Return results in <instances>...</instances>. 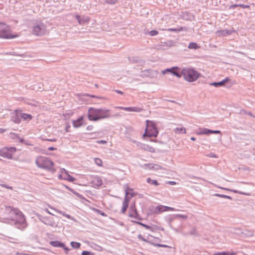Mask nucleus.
<instances>
[{
  "label": "nucleus",
  "mask_w": 255,
  "mask_h": 255,
  "mask_svg": "<svg viewBox=\"0 0 255 255\" xmlns=\"http://www.w3.org/2000/svg\"><path fill=\"white\" fill-rule=\"evenodd\" d=\"M110 115L109 110L93 108H90L88 113V117L89 120L94 121L108 118Z\"/></svg>",
  "instance_id": "nucleus-1"
},
{
  "label": "nucleus",
  "mask_w": 255,
  "mask_h": 255,
  "mask_svg": "<svg viewBox=\"0 0 255 255\" xmlns=\"http://www.w3.org/2000/svg\"><path fill=\"white\" fill-rule=\"evenodd\" d=\"M35 163L40 168L45 169L53 173L56 171L54 163L48 157L42 156H38L35 160Z\"/></svg>",
  "instance_id": "nucleus-2"
},
{
  "label": "nucleus",
  "mask_w": 255,
  "mask_h": 255,
  "mask_svg": "<svg viewBox=\"0 0 255 255\" xmlns=\"http://www.w3.org/2000/svg\"><path fill=\"white\" fill-rule=\"evenodd\" d=\"M19 34L13 32L10 26L4 23L0 22V38L10 39L18 37Z\"/></svg>",
  "instance_id": "nucleus-3"
},
{
  "label": "nucleus",
  "mask_w": 255,
  "mask_h": 255,
  "mask_svg": "<svg viewBox=\"0 0 255 255\" xmlns=\"http://www.w3.org/2000/svg\"><path fill=\"white\" fill-rule=\"evenodd\" d=\"M181 74L184 79L189 82L196 81L200 76V74L198 71L190 67L183 68L182 70Z\"/></svg>",
  "instance_id": "nucleus-4"
},
{
  "label": "nucleus",
  "mask_w": 255,
  "mask_h": 255,
  "mask_svg": "<svg viewBox=\"0 0 255 255\" xmlns=\"http://www.w3.org/2000/svg\"><path fill=\"white\" fill-rule=\"evenodd\" d=\"M158 131L156 127L155 124L151 121H146V127L144 133L143 134V137H156L158 135Z\"/></svg>",
  "instance_id": "nucleus-5"
},
{
  "label": "nucleus",
  "mask_w": 255,
  "mask_h": 255,
  "mask_svg": "<svg viewBox=\"0 0 255 255\" xmlns=\"http://www.w3.org/2000/svg\"><path fill=\"white\" fill-rule=\"evenodd\" d=\"M13 213L17 216V223L19 225L17 228L21 230L25 229L27 225L24 216L20 211L16 209L13 210Z\"/></svg>",
  "instance_id": "nucleus-6"
},
{
  "label": "nucleus",
  "mask_w": 255,
  "mask_h": 255,
  "mask_svg": "<svg viewBox=\"0 0 255 255\" xmlns=\"http://www.w3.org/2000/svg\"><path fill=\"white\" fill-rule=\"evenodd\" d=\"M16 149L15 147H11L9 148L5 147L1 149V156L11 159L13 154L16 152Z\"/></svg>",
  "instance_id": "nucleus-7"
},
{
  "label": "nucleus",
  "mask_w": 255,
  "mask_h": 255,
  "mask_svg": "<svg viewBox=\"0 0 255 255\" xmlns=\"http://www.w3.org/2000/svg\"><path fill=\"white\" fill-rule=\"evenodd\" d=\"M58 178L59 179L67 180L69 182H74L75 181V178L71 176L64 168H61L60 169Z\"/></svg>",
  "instance_id": "nucleus-8"
},
{
  "label": "nucleus",
  "mask_w": 255,
  "mask_h": 255,
  "mask_svg": "<svg viewBox=\"0 0 255 255\" xmlns=\"http://www.w3.org/2000/svg\"><path fill=\"white\" fill-rule=\"evenodd\" d=\"M46 26L43 23L35 25L33 28V34L37 36H41L45 34Z\"/></svg>",
  "instance_id": "nucleus-9"
},
{
  "label": "nucleus",
  "mask_w": 255,
  "mask_h": 255,
  "mask_svg": "<svg viewBox=\"0 0 255 255\" xmlns=\"http://www.w3.org/2000/svg\"><path fill=\"white\" fill-rule=\"evenodd\" d=\"M171 211H175L176 210L172 207L165 206L163 205H158L154 207L152 210V213L156 214H158L162 212Z\"/></svg>",
  "instance_id": "nucleus-10"
},
{
  "label": "nucleus",
  "mask_w": 255,
  "mask_h": 255,
  "mask_svg": "<svg viewBox=\"0 0 255 255\" xmlns=\"http://www.w3.org/2000/svg\"><path fill=\"white\" fill-rule=\"evenodd\" d=\"M220 130H212L206 128H199L196 131V133L198 135L208 134L210 133H220Z\"/></svg>",
  "instance_id": "nucleus-11"
},
{
  "label": "nucleus",
  "mask_w": 255,
  "mask_h": 255,
  "mask_svg": "<svg viewBox=\"0 0 255 255\" xmlns=\"http://www.w3.org/2000/svg\"><path fill=\"white\" fill-rule=\"evenodd\" d=\"M91 182L94 187H99L103 184L101 178L98 176H93Z\"/></svg>",
  "instance_id": "nucleus-12"
},
{
  "label": "nucleus",
  "mask_w": 255,
  "mask_h": 255,
  "mask_svg": "<svg viewBox=\"0 0 255 255\" xmlns=\"http://www.w3.org/2000/svg\"><path fill=\"white\" fill-rule=\"evenodd\" d=\"M84 125V117H80L77 120L73 121V127L75 128H79Z\"/></svg>",
  "instance_id": "nucleus-13"
},
{
  "label": "nucleus",
  "mask_w": 255,
  "mask_h": 255,
  "mask_svg": "<svg viewBox=\"0 0 255 255\" xmlns=\"http://www.w3.org/2000/svg\"><path fill=\"white\" fill-rule=\"evenodd\" d=\"M177 67H172L170 69H166L162 71L161 73L163 75H164L166 73V72H171V73H172L174 75L177 76L178 78H180L181 77V75H180V74L176 72L174 70L175 69H177Z\"/></svg>",
  "instance_id": "nucleus-14"
},
{
  "label": "nucleus",
  "mask_w": 255,
  "mask_h": 255,
  "mask_svg": "<svg viewBox=\"0 0 255 255\" xmlns=\"http://www.w3.org/2000/svg\"><path fill=\"white\" fill-rule=\"evenodd\" d=\"M230 81V78L229 77H226L225 79H224L223 81H222L221 82H217V83H216V82L213 83L211 84V85H214L216 87L221 86L224 85L226 83L229 82Z\"/></svg>",
  "instance_id": "nucleus-15"
},
{
  "label": "nucleus",
  "mask_w": 255,
  "mask_h": 255,
  "mask_svg": "<svg viewBox=\"0 0 255 255\" xmlns=\"http://www.w3.org/2000/svg\"><path fill=\"white\" fill-rule=\"evenodd\" d=\"M130 210H131V213L128 215V216L132 217V218H137V216H138V214L136 212V211L134 206H131Z\"/></svg>",
  "instance_id": "nucleus-16"
},
{
  "label": "nucleus",
  "mask_w": 255,
  "mask_h": 255,
  "mask_svg": "<svg viewBox=\"0 0 255 255\" xmlns=\"http://www.w3.org/2000/svg\"><path fill=\"white\" fill-rule=\"evenodd\" d=\"M126 192V197L128 196V189H126L125 191ZM128 207V202L127 200V198H125L124 204H123V207L122 208V212L123 213H125L126 212L127 208Z\"/></svg>",
  "instance_id": "nucleus-17"
},
{
  "label": "nucleus",
  "mask_w": 255,
  "mask_h": 255,
  "mask_svg": "<svg viewBox=\"0 0 255 255\" xmlns=\"http://www.w3.org/2000/svg\"><path fill=\"white\" fill-rule=\"evenodd\" d=\"M50 244L54 247H64V244L59 241H51Z\"/></svg>",
  "instance_id": "nucleus-18"
},
{
  "label": "nucleus",
  "mask_w": 255,
  "mask_h": 255,
  "mask_svg": "<svg viewBox=\"0 0 255 255\" xmlns=\"http://www.w3.org/2000/svg\"><path fill=\"white\" fill-rule=\"evenodd\" d=\"M217 34L218 36H226L227 35H230L231 32L228 30H221L217 31Z\"/></svg>",
  "instance_id": "nucleus-19"
},
{
  "label": "nucleus",
  "mask_w": 255,
  "mask_h": 255,
  "mask_svg": "<svg viewBox=\"0 0 255 255\" xmlns=\"http://www.w3.org/2000/svg\"><path fill=\"white\" fill-rule=\"evenodd\" d=\"M142 148L150 152H154L155 151L154 148L148 144H143L142 145Z\"/></svg>",
  "instance_id": "nucleus-20"
},
{
  "label": "nucleus",
  "mask_w": 255,
  "mask_h": 255,
  "mask_svg": "<svg viewBox=\"0 0 255 255\" xmlns=\"http://www.w3.org/2000/svg\"><path fill=\"white\" fill-rule=\"evenodd\" d=\"M164 228L157 225H153L151 226V232H156L158 231H164Z\"/></svg>",
  "instance_id": "nucleus-21"
},
{
  "label": "nucleus",
  "mask_w": 255,
  "mask_h": 255,
  "mask_svg": "<svg viewBox=\"0 0 255 255\" xmlns=\"http://www.w3.org/2000/svg\"><path fill=\"white\" fill-rule=\"evenodd\" d=\"M76 17L80 24H83L85 22H88L89 20V19L88 18H81L79 15H76Z\"/></svg>",
  "instance_id": "nucleus-22"
},
{
  "label": "nucleus",
  "mask_w": 255,
  "mask_h": 255,
  "mask_svg": "<svg viewBox=\"0 0 255 255\" xmlns=\"http://www.w3.org/2000/svg\"><path fill=\"white\" fill-rule=\"evenodd\" d=\"M175 132L176 133H186V129L184 127H180L177 128L175 129Z\"/></svg>",
  "instance_id": "nucleus-23"
},
{
  "label": "nucleus",
  "mask_w": 255,
  "mask_h": 255,
  "mask_svg": "<svg viewBox=\"0 0 255 255\" xmlns=\"http://www.w3.org/2000/svg\"><path fill=\"white\" fill-rule=\"evenodd\" d=\"M21 118L24 120H30L32 119V117L31 115L29 114H22L21 116Z\"/></svg>",
  "instance_id": "nucleus-24"
},
{
  "label": "nucleus",
  "mask_w": 255,
  "mask_h": 255,
  "mask_svg": "<svg viewBox=\"0 0 255 255\" xmlns=\"http://www.w3.org/2000/svg\"><path fill=\"white\" fill-rule=\"evenodd\" d=\"M147 182L149 184H151V185H154L155 186H158V183L157 182V180L151 179L150 178H148L147 179Z\"/></svg>",
  "instance_id": "nucleus-25"
},
{
  "label": "nucleus",
  "mask_w": 255,
  "mask_h": 255,
  "mask_svg": "<svg viewBox=\"0 0 255 255\" xmlns=\"http://www.w3.org/2000/svg\"><path fill=\"white\" fill-rule=\"evenodd\" d=\"M147 167L149 169H161V167L157 164L154 165H151V164H147L146 165Z\"/></svg>",
  "instance_id": "nucleus-26"
},
{
  "label": "nucleus",
  "mask_w": 255,
  "mask_h": 255,
  "mask_svg": "<svg viewBox=\"0 0 255 255\" xmlns=\"http://www.w3.org/2000/svg\"><path fill=\"white\" fill-rule=\"evenodd\" d=\"M236 253L232 252H221L214 254L213 255H235Z\"/></svg>",
  "instance_id": "nucleus-27"
},
{
  "label": "nucleus",
  "mask_w": 255,
  "mask_h": 255,
  "mask_svg": "<svg viewBox=\"0 0 255 255\" xmlns=\"http://www.w3.org/2000/svg\"><path fill=\"white\" fill-rule=\"evenodd\" d=\"M184 28L182 27H180V28L177 29V28H169L167 29L168 31L171 32H179L183 30H184Z\"/></svg>",
  "instance_id": "nucleus-28"
},
{
  "label": "nucleus",
  "mask_w": 255,
  "mask_h": 255,
  "mask_svg": "<svg viewBox=\"0 0 255 255\" xmlns=\"http://www.w3.org/2000/svg\"><path fill=\"white\" fill-rule=\"evenodd\" d=\"M95 163L99 166H102L103 164L102 160L99 158H95Z\"/></svg>",
  "instance_id": "nucleus-29"
},
{
  "label": "nucleus",
  "mask_w": 255,
  "mask_h": 255,
  "mask_svg": "<svg viewBox=\"0 0 255 255\" xmlns=\"http://www.w3.org/2000/svg\"><path fill=\"white\" fill-rule=\"evenodd\" d=\"M71 246L75 249H79L81 246V244L77 242H72L71 243Z\"/></svg>",
  "instance_id": "nucleus-30"
},
{
  "label": "nucleus",
  "mask_w": 255,
  "mask_h": 255,
  "mask_svg": "<svg viewBox=\"0 0 255 255\" xmlns=\"http://www.w3.org/2000/svg\"><path fill=\"white\" fill-rule=\"evenodd\" d=\"M188 47L190 49H196L197 48V45L195 43L192 42L189 44Z\"/></svg>",
  "instance_id": "nucleus-31"
},
{
  "label": "nucleus",
  "mask_w": 255,
  "mask_h": 255,
  "mask_svg": "<svg viewBox=\"0 0 255 255\" xmlns=\"http://www.w3.org/2000/svg\"><path fill=\"white\" fill-rule=\"evenodd\" d=\"M215 196H216L217 197H220L227 198V199H231V197L230 196H227V195H225L216 194H215Z\"/></svg>",
  "instance_id": "nucleus-32"
},
{
  "label": "nucleus",
  "mask_w": 255,
  "mask_h": 255,
  "mask_svg": "<svg viewBox=\"0 0 255 255\" xmlns=\"http://www.w3.org/2000/svg\"><path fill=\"white\" fill-rule=\"evenodd\" d=\"M150 36H155L158 34V32L155 30H152L148 32Z\"/></svg>",
  "instance_id": "nucleus-33"
},
{
  "label": "nucleus",
  "mask_w": 255,
  "mask_h": 255,
  "mask_svg": "<svg viewBox=\"0 0 255 255\" xmlns=\"http://www.w3.org/2000/svg\"><path fill=\"white\" fill-rule=\"evenodd\" d=\"M135 194V193L133 191L132 189H128V197L130 196L131 197H132L134 196Z\"/></svg>",
  "instance_id": "nucleus-34"
},
{
  "label": "nucleus",
  "mask_w": 255,
  "mask_h": 255,
  "mask_svg": "<svg viewBox=\"0 0 255 255\" xmlns=\"http://www.w3.org/2000/svg\"><path fill=\"white\" fill-rule=\"evenodd\" d=\"M93 210L94 211L96 212L97 213H99V214H101L102 216H104V217L106 216V214H105V213H104V212H101L100 210H98V209H95V208H93Z\"/></svg>",
  "instance_id": "nucleus-35"
},
{
  "label": "nucleus",
  "mask_w": 255,
  "mask_h": 255,
  "mask_svg": "<svg viewBox=\"0 0 255 255\" xmlns=\"http://www.w3.org/2000/svg\"><path fill=\"white\" fill-rule=\"evenodd\" d=\"M82 255H94V254L89 251H83L82 253Z\"/></svg>",
  "instance_id": "nucleus-36"
},
{
  "label": "nucleus",
  "mask_w": 255,
  "mask_h": 255,
  "mask_svg": "<svg viewBox=\"0 0 255 255\" xmlns=\"http://www.w3.org/2000/svg\"><path fill=\"white\" fill-rule=\"evenodd\" d=\"M128 112L129 111L139 112L140 111L139 109L135 108H128Z\"/></svg>",
  "instance_id": "nucleus-37"
},
{
  "label": "nucleus",
  "mask_w": 255,
  "mask_h": 255,
  "mask_svg": "<svg viewBox=\"0 0 255 255\" xmlns=\"http://www.w3.org/2000/svg\"><path fill=\"white\" fill-rule=\"evenodd\" d=\"M140 225H142L143 227H145L146 229H148L151 231V226H149L148 225L140 223Z\"/></svg>",
  "instance_id": "nucleus-38"
},
{
  "label": "nucleus",
  "mask_w": 255,
  "mask_h": 255,
  "mask_svg": "<svg viewBox=\"0 0 255 255\" xmlns=\"http://www.w3.org/2000/svg\"><path fill=\"white\" fill-rule=\"evenodd\" d=\"M70 126L69 124H67L66 127H65V131L66 132H69L70 131Z\"/></svg>",
  "instance_id": "nucleus-39"
},
{
  "label": "nucleus",
  "mask_w": 255,
  "mask_h": 255,
  "mask_svg": "<svg viewBox=\"0 0 255 255\" xmlns=\"http://www.w3.org/2000/svg\"><path fill=\"white\" fill-rule=\"evenodd\" d=\"M106 1L108 3L112 4L116 2V0H106Z\"/></svg>",
  "instance_id": "nucleus-40"
},
{
  "label": "nucleus",
  "mask_w": 255,
  "mask_h": 255,
  "mask_svg": "<svg viewBox=\"0 0 255 255\" xmlns=\"http://www.w3.org/2000/svg\"><path fill=\"white\" fill-rule=\"evenodd\" d=\"M239 6H240L243 8H249L250 7L248 5H244V4H239Z\"/></svg>",
  "instance_id": "nucleus-41"
},
{
  "label": "nucleus",
  "mask_w": 255,
  "mask_h": 255,
  "mask_svg": "<svg viewBox=\"0 0 255 255\" xmlns=\"http://www.w3.org/2000/svg\"><path fill=\"white\" fill-rule=\"evenodd\" d=\"M45 140L52 141V142H55L57 141V139L56 138H52V139H44Z\"/></svg>",
  "instance_id": "nucleus-42"
},
{
  "label": "nucleus",
  "mask_w": 255,
  "mask_h": 255,
  "mask_svg": "<svg viewBox=\"0 0 255 255\" xmlns=\"http://www.w3.org/2000/svg\"><path fill=\"white\" fill-rule=\"evenodd\" d=\"M59 213L62 214L64 216L67 217V218H70V216L69 215L65 214V213H63L61 212L58 211Z\"/></svg>",
  "instance_id": "nucleus-43"
},
{
  "label": "nucleus",
  "mask_w": 255,
  "mask_h": 255,
  "mask_svg": "<svg viewBox=\"0 0 255 255\" xmlns=\"http://www.w3.org/2000/svg\"><path fill=\"white\" fill-rule=\"evenodd\" d=\"M48 150H57V148L54 147H49L48 148Z\"/></svg>",
  "instance_id": "nucleus-44"
},
{
  "label": "nucleus",
  "mask_w": 255,
  "mask_h": 255,
  "mask_svg": "<svg viewBox=\"0 0 255 255\" xmlns=\"http://www.w3.org/2000/svg\"><path fill=\"white\" fill-rule=\"evenodd\" d=\"M63 248L64 250H65L66 251V253H67L68 251H69V249L65 246L64 245V247H62Z\"/></svg>",
  "instance_id": "nucleus-45"
},
{
  "label": "nucleus",
  "mask_w": 255,
  "mask_h": 255,
  "mask_svg": "<svg viewBox=\"0 0 255 255\" xmlns=\"http://www.w3.org/2000/svg\"><path fill=\"white\" fill-rule=\"evenodd\" d=\"M97 142L99 143H106V141L105 140H100V141H98Z\"/></svg>",
  "instance_id": "nucleus-46"
},
{
  "label": "nucleus",
  "mask_w": 255,
  "mask_h": 255,
  "mask_svg": "<svg viewBox=\"0 0 255 255\" xmlns=\"http://www.w3.org/2000/svg\"><path fill=\"white\" fill-rule=\"evenodd\" d=\"M169 183L171 185H175L176 182L175 181H169Z\"/></svg>",
  "instance_id": "nucleus-47"
},
{
  "label": "nucleus",
  "mask_w": 255,
  "mask_h": 255,
  "mask_svg": "<svg viewBox=\"0 0 255 255\" xmlns=\"http://www.w3.org/2000/svg\"><path fill=\"white\" fill-rule=\"evenodd\" d=\"M219 188L220 189H224V190H228V191H230V190L229 189H227V188H223V187H219Z\"/></svg>",
  "instance_id": "nucleus-48"
},
{
  "label": "nucleus",
  "mask_w": 255,
  "mask_h": 255,
  "mask_svg": "<svg viewBox=\"0 0 255 255\" xmlns=\"http://www.w3.org/2000/svg\"><path fill=\"white\" fill-rule=\"evenodd\" d=\"M5 130H6L5 129H2V128H0V133L4 132Z\"/></svg>",
  "instance_id": "nucleus-49"
},
{
  "label": "nucleus",
  "mask_w": 255,
  "mask_h": 255,
  "mask_svg": "<svg viewBox=\"0 0 255 255\" xmlns=\"http://www.w3.org/2000/svg\"><path fill=\"white\" fill-rule=\"evenodd\" d=\"M157 246H158V247H167V246H165V245H159V244L157 245Z\"/></svg>",
  "instance_id": "nucleus-50"
},
{
  "label": "nucleus",
  "mask_w": 255,
  "mask_h": 255,
  "mask_svg": "<svg viewBox=\"0 0 255 255\" xmlns=\"http://www.w3.org/2000/svg\"><path fill=\"white\" fill-rule=\"evenodd\" d=\"M117 93H119V94H123V92L121 91H119V90H116L115 91Z\"/></svg>",
  "instance_id": "nucleus-51"
},
{
  "label": "nucleus",
  "mask_w": 255,
  "mask_h": 255,
  "mask_svg": "<svg viewBox=\"0 0 255 255\" xmlns=\"http://www.w3.org/2000/svg\"><path fill=\"white\" fill-rule=\"evenodd\" d=\"M237 6H239V5H237V4L232 5L230 6V7H235Z\"/></svg>",
  "instance_id": "nucleus-52"
},
{
  "label": "nucleus",
  "mask_w": 255,
  "mask_h": 255,
  "mask_svg": "<svg viewBox=\"0 0 255 255\" xmlns=\"http://www.w3.org/2000/svg\"><path fill=\"white\" fill-rule=\"evenodd\" d=\"M45 211H46V212L47 213H48V214H51V215H52V214L49 212V211L48 209H46V210H45Z\"/></svg>",
  "instance_id": "nucleus-53"
},
{
  "label": "nucleus",
  "mask_w": 255,
  "mask_h": 255,
  "mask_svg": "<svg viewBox=\"0 0 255 255\" xmlns=\"http://www.w3.org/2000/svg\"><path fill=\"white\" fill-rule=\"evenodd\" d=\"M191 139L193 141H195L196 140V138L194 137H191Z\"/></svg>",
  "instance_id": "nucleus-54"
},
{
  "label": "nucleus",
  "mask_w": 255,
  "mask_h": 255,
  "mask_svg": "<svg viewBox=\"0 0 255 255\" xmlns=\"http://www.w3.org/2000/svg\"><path fill=\"white\" fill-rule=\"evenodd\" d=\"M4 187H6V188H8V189H12V187H8V186H3Z\"/></svg>",
  "instance_id": "nucleus-55"
},
{
  "label": "nucleus",
  "mask_w": 255,
  "mask_h": 255,
  "mask_svg": "<svg viewBox=\"0 0 255 255\" xmlns=\"http://www.w3.org/2000/svg\"><path fill=\"white\" fill-rule=\"evenodd\" d=\"M138 238L140 239H142V237L141 235H139L138 236Z\"/></svg>",
  "instance_id": "nucleus-56"
},
{
  "label": "nucleus",
  "mask_w": 255,
  "mask_h": 255,
  "mask_svg": "<svg viewBox=\"0 0 255 255\" xmlns=\"http://www.w3.org/2000/svg\"><path fill=\"white\" fill-rule=\"evenodd\" d=\"M74 193L77 196H79V194L76 192H74Z\"/></svg>",
  "instance_id": "nucleus-57"
},
{
  "label": "nucleus",
  "mask_w": 255,
  "mask_h": 255,
  "mask_svg": "<svg viewBox=\"0 0 255 255\" xmlns=\"http://www.w3.org/2000/svg\"><path fill=\"white\" fill-rule=\"evenodd\" d=\"M248 115H250V116H252V114H251V113H249L248 114Z\"/></svg>",
  "instance_id": "nucleus-58"
},
{
  "label": "nucleus",
  "mask_w": 255,
  "mask_h": 255,
  "mask_svg": "<svg viewBox=\"0 0 255 255\" xmlns=\"http://www.w3.org/2000/svg\"><path fill=\"white\" fill-rule=\"evenodd\" d=\"M0 156H1V149H0Z\"/></svg>",
  "instance_id": "nucleus-59"
},
{
  "label": "nucleus",
  "mask_w": 255,
  "mask_h": 255,
  "mask_svg": "<svg viewBox=\"0 0 255 255\" xmlns=\"http://www.w3.org/2000/svg\"><path fill=\"white\" fill-rule=\"evenodd\" d=\"M182 217H184V218H187V217H186V216L184 217V216H182Z\"/></svg>",
  "instance_id": "nucleus-60"
},
{
  "label": "nucleus",
  "mask_w": 255,
  "mask_h": 255,
  "mask_svg": "<svg viewBox=\"0 0 255 255\" xmlns=\"http://www.w3.org/2000/svg\"><path fill=\"white\" fill-rule=\"evenodd\" d=\"M125 110H127L128 109L127 108H125Z\"/></svg>",
  "instance_id": "nucleus-61"
}]
</instances>
